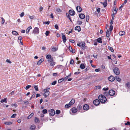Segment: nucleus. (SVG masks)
<instances>
[{"label":"nucleus","mask_w":130,"mask_h":130,"mask_svg":"<svg viewBox=\"0 0 130 130\" xmlns=\"http://www.w3.org/2000/svg\"><path fill=\"white\" fill-rule=\"evenodd\" d=\"M55 28L57 29H58L59 27L57 24H56L55 25Z\"/></svg>","instance_id":"61"},{"label":"nucleus","mask_w":130,"mask_h":130,"mask_svg":"<svg viewBox=\"0 0 130 130\" xmlns=\"http://www.w3.org/2000/svg\"><path fill=\"white\" fill-rule=\"evenodd\" d=\"M126 86L129 88L130 87V83L128 82L126 84Z\"/></svg>","instance_id":"49"},{"label":"nucleus","mask_w":130,"mask_h":130,"mask_svg":"<svg viewBox=\"0 0 130 130\" xmlns=\"http://www.w3.org/2000/svg\"><path fill=\"white\" fill-rule=\"evenodd\" d=\"M66 16L69 19L70 21L71 22H72V20L71 19V18L70 16L69 15V14L68 13H66Z\"/></svg>","instance_id":"31"},{"label":"nucleus","mask_w":130,"mask_h":130,"mask_svg":"<svg viewBox=\"0 0 130 130\" xmlns=\"http://www.w3.org/2000/svg\"><path fill=\"white\" fill-rule=\"evenodd\" d=\"M56 64V62L54 61H53L50 62V65L51 66H53Z\"/></svg>","instance_id":"32"},{"label":"nucleus","mask_w":130,"mask_h":130,"mask_svg":"<svg viewBox=\"0 0 130 130\" xmlns=\"http://www.w3.org/2000/svg\"><path fill=\"white\" fill-rule=\"evenodd\" d=\"M32 33L38 34L39 33V29L37 27H35L33 30Z\"/></svg>","instance_id":"6"},{"label":"nucleus","mask_w":130,"mask_h":130,"mask_svg":"<svg viewBox=\"0 0 130 130\" xmlns=\"http://www.w3.org/2000/svg\"><path fill=\"white\" fill-rule=\"evenodd\" d=\"M53 61V57L48 59V61L49 62H51Z\"/></svg>","instance_id":"46"},{"label":"nucleus","mask_w":130,"mask_h":130,"mask_svg":"<svg viewBox=\"0 0 130 130\" xmlns=\"http://www.w3.org/2000/svg\"><path fill=\"white\" fill-rule=\"evenodd\" d=\"M12 123V122H7L4 123V124L6 125H10Z\"/></svg>","instance_id":"36"},{"label":"nucleus","mask_w":130,"mask_h":130,"mask_svg":"<svg viewBox=\"0 0 130 130\" xmlns=\"http://www.w3.org/2000/svg\"><path fill=\"white\" fill-rule=\"evenodd\" d=\"M4 102H5V103H7L6 99L5 98L4 99H2L1 100V102L2 103H3Z\"/></svg>","instance_id":"28"},{"label":"nucleus","mask_w":130,"mask_h":130,"mask_svg":"<svg viewBox=\"0 0 130 130\" xmlns=\"http://www.w3.org/2000/svg\"><path fill=\"white\" fill-rule=\"evenodd\" d=\"M60 113V111L59 110H57L56 111V114L58 115Z\"/></svg>","instance_id":"45"},{"label":"nucleus","mask_w":130,"mask_h":130,"mask_svg":"<svg viewBox=\"0 0 130 130\" xmlns=\"http://www.w3.org/2000/svg\"><path fill=\"white\" fill-rule=\"evenodd\" d=\"M77 23L78 25H80L82 24V22L81 21H78L77 22Z\"/></svg>","instance_id":"42"},{"label":"nucleus","mask_w":130,"mask_h":130,"mask_svg":"<svg viewBox=\"0 0 130 130\" xmlns=\"http://www.w3.org/2000/svg\"><path fill=\"white\" fill-rule=\"evenodd\" d=\"M115 78H116V80L118 82H121V79L120 78L117 76H116L115 77Z\"/></svg>","instance_id":"26"},{"label":"nucleus","mask_w":130,"mask_h":130,"mask_svg":"<svg viewBox=\"0 0 130 130\" xmlns=\"http://www.w3.org/2000/svg\"><path fill=\"white\" fill-rule=\"evenodd\" d=\"M52 58V57L50 54L47 55H46V58L48 59Z\"/></svg>","instance_id":"34"},{"label":"nucleus","mask_w":130,"mask_h":130,"mask_svg":"<svg viewBox=\"0 0 130 130\" xmlns=\"http://www.w3.org/2000/svg\"><path fill=\"white\" fill-rule=\"evenodd\" d=\"M109 94L111 96L114 95L115 94V92L113 90H110L109 91Z\"/></svg>","instance_id":"7"},{"label":"nucleus","mask_w":130,"mask_h":130,"mask_svg":"<svg viewBox=\"0 0 130 130\" xmlns=\"http://www.w3.org/2000/svg\"><path fill=\"white\" fill-rule=\"evenodd\" d=\"M57 83V81H55L52 83L51 84L53 85H55Z\"/></svg>","instance_id":"56"},{"label":"nucleus","mask_w":130,"mask_h":130,"mask_svg":"<svg viewBox=\"0 0 130 130\" xmlns=\"http://www.w3.org/2000/svg\"><path fill=\"white\" fill-rule=\"evenodd\" d=\"M77 109L79 110H80L82 109V107L81 105H79L77 106Z\"/></svg>","instance_id":"38"},{"label":"nucleus","mask_w":130,"mask_h":130,"mask_svg":"<svg viewBox=\"0 0 130 130\" xmlns=\"http://www.w3.org/2000/svg\"><path fill=\"white\" fill-rule=\"evenodd\" d=\"M75 29L76 30H77L78 31H80L81 30V28L80 26H77L75 28Z\"/></svg>","instance_id":"15"},{"label":"nucleus","mask_w":130,"mask_h":130,"mask_svg":"<svg viewBox=\"0 0 130 130\" xmlns=\"http://www.w3.org/2000/svg\"><path fill=\"white\" fill-rule=\"evenodd\" d=\"M125 34V32L124 31H121L119 32V35L121 36L124 35Z\"/></svg>","instance_id":"24"},{"label":"nucleus","mask_w":130,"mask_h":130,"mask_svg":"<svg viewBox=\"0 0 130 130\" xmlns=\"http://www.w3.org/2000/svg\"><path fill=\"white\" fill-rule=\"evenodd\" d=\"M24 12H22L20 14V17H22L24 15Z\"/></svg>","instance_id":"64"},{"label":"nucleus","mask_w":130,"mask_h":130,"mask_svg":"<svg viewBox=\"0 0 130 130\" xmlns=\"http://www.w3.org/2000/svg\"><path fill=\"white\" fill-rule=\"evenodd\" d=\"M74 62V60L73 59H72L70 61V64H73Z\"/></svg>","instance_id":"55"},{"label":"nucleus","mask_w":130,"mask_h":130,"mask_svg":"<svg viewBox=\"0 0 130 130\" xmlns=\"http://www.w3.org/2000/svg\"><path fill=\"white\" fill-rule=\"evenodd\" d=\"M48 111L50 115V116H53L55 114V111L54 109H51L49 110Z\"/></svg>","instance_id":"5"},{"label":"nucleus","mask_w":130,"mask_h":130,"mask_svg":"<svg viewBox=\"0 0 130 130\" xmlns=\"http://www.w3.org/2000/svg\"><path fill=\"white\" fill-rule=\"evenodd\" d=\"M108 79L109 81L113 82L115 80V78L114 76L111 75L108 77Z\"/></svg>","instance_id":"10"},{"label":"nucleus","mask_w":130,"mask_h":130,"mask_svg":"<svg viewBox=\"0 0 130 130\" xmlns=\"http://www.w3.org/2000/svg\"><path fill=\"white\" fill-rule=\"evenodd\" d=\"M89 105L87 104L84 105L83 107V109L86 111L88 110L89 109Z\"/></svg>","instance_id":"8"},{"label":"nucleus","mask_w":130,"mask_h":130,"mask_svg":"<svg viewBox=\"0 0 130 130\" xmlns=\"http://www.w3.org/2000/svg\"><path fill=\"white\" fill-rule=\"evenodd\" d=\"M36 128V126L35 125L32 124L31 125L30 127V129L31 130H34Z\"/></svg>","instance_id":"17"},{"label":"nucleus","mask_w":130,"mask_h":130,"mask_svg":"<svg viewBox=\"0 0 130 130\" xmlns=\"http://www.w3.org/2000/svg\"><path fill=\"white\" fill-rule=\"evenodd\" d=\"M79 18L82 19H84L85 17V16L83 14L81 13L79 15Z\"/></svg>","instance_id":"18"},{"label":"nucleus","mask_w":130,"mask_h":130,"mask_svg":"<svg viewBox=\"0 0 130 130\" xmlns=\"http://www.w3.org/2000/svg\"><path fill=\"white\" fill-rule=\"evenodd\" d=\"M12 34L16 36L18 35V32L15 31H13L12 32Z\"/></svg>","instance_id":"35"},{"label":"nucleus","mask_w":130,"mask_h":130,"mask_svg":"<svg viewBox=\"0 0 130 130\" xmlns=\"http://www.w3.org/2000/svg\"><path fill=\"white\" fill-rule=\"evenodd\" d=\"M50 88H47L46 89H45L44 90V93L43 95L45 98H46L48 96L50 92L49 90H50Z\"/></svg>","instance_id":"2"},{"label":"nucleus","mask_w":130,"mask_h":130,"mask_svg":"<svg viewBox=\"0 0 130 130\" xmlns=\"http://www.w3.org/2000/svg\"><path fill=\"white\" fill-rule=\"evenodd\" d=\"M69 49L70 50V51L71 52H72L73 53H74V52H73L72 51V49L71 46H70L69 47Z\"/></svg>","instance_id":"48"},{"label":"nucleus","mask_w":130,"mask_h":130,"mask_svg":"<svg viewBox=\"0 0 130 130\" xmlns=\"http://www.w3.org/2000/svg\"><path fill=\"white\" fill-rule=\"evenodd\" d=\"M1 19H2V24H3L4 23L5 20L4 19L3 17L1 18Z\"/></svg>","instance_id":"51"},{"label":"nucleus","mask_w":130,"mask_h":130,"mask_svg":"<svg viewBox=\"0 0 130 130\" xmlns=\"http://www.w3.org/2000/svg\"><path fill=\"white\" fill-rule=\"evenodd\" d=\"M47 111L46 109H43L42 111V113L43 114H45L47 112Z\"/></svg>","instance_id":"47"},{"label":"nucleus","mask_w":130,"mask_h":130,"mask_svg":"<svg viewBox=\"0 0 130 130\" xmlns=\"http://www.w3.org/2000/svg\"><path fill=\"white\" fill-rule=\"evenodd\" d=\"M97 41L100 43H102V39L101 38H99L97 39Z\"/></svg>","instance_id":"25"},{"label":"nucleus","mask_w":130,"mask_h":130,"mask_svg":"<svg viewBox=\"0 0 130 130\" xmlns=\"http://www.w3.org/2000/svg\"><path fill=\"white\" fill-rule=\"evenodd\" d=\"M34 115L33 113H31L27 117V118L28 119H29L32 117Z\"/></svg>","instance_id":"30"},{"label":"nucleus","mask_w":130,"mask_h":130,"mask_svg":"<svg viewBox=\"0 0 130 130\" xmlns=\"http://www.w3.org/2000/svg\"><path fill=\"white\" fill-rule=\"evenodd\" d=\"M115 14V13H113L111 14L112 19L113 20L114 19Z\"/></svg>","instance_id":"59"},{"label":"nucleus","mask_w":130,"mask_h":130,"mask_svg":"<svg viewBox=\"0 0 130 130\" xmlns=\"http://www.w3.org/2000/svg\"><path fill=\"white\" fill-rule=\"evenodd\" d=\"M75 101V100L74 99H72L69 103L71 106L74 103Z\"/></svg>","instance_id":"23"},{"label":"nucleus","mask_w":130,"mask_h":130,"mask_svg":"<svg viewBox=\"0 0 130 130\" xmlns=\"http://www.w3.org/2000/svg\"><path fill=\"white\" fill-rule=\"evenodd\" d=\"M71 111L72 113H75L77 111V109L76 107H73L71 109Z\"/></svg>","instance_id":"12"},{"label":"nucleus","mask_w":130,"mask_h":130,"mask_svg":"<svg viewBox=\"0 0 130 130\" xmlns=\"http://www.w3.org/2000/svg\"><path fill=\"white\" fill-rule=\"evenodd\" d=\"M114 73L116 75H119L120 73V71L119 69L117 67H115L113 70Z\"/></svg>","instance_id":"4"},{"label":"nucleus","mask_w":130,"mask_h":130,"mask_svg":"<svg viewBox=\"0 0 130 130\" xmlns=\"http://www.w3.org/2000/svg\"><path fill=\"white\" fill-rule=\"evenodd\" d=\"M86 21L87 22H88L89 19V17L88 15H87L86 16Z\"/></svg>","instance_id":"40"},{"label":"nucleus","mask_w":130,"mask_h":130,"mask_svg":"<svg viewBox=\"0 0 130 130\" xmlns=\"http://www.w3.org/2000/svg\"><path fill=\"white\" fill-rule=\"evenodd\" d=\"M64 78H61L59 79V80H58V83H61V82L64 80Z\"/></svg>","instance_id":"37"},{"label":"nucleus","mask_w":130,"mask_h":130,"mask_svg":"<svg viewBox=\"0 0 130 130\" xmlns=\"http://www.w3.org/2000/svg\"><path fill=\"white\" fill-rule=\"evenodd\" d=\"M99 100L96 99L94 100L93 103L95 105H98L100 104Z\"/></svg>","instance_id":"9"},{"label":"nucleus","mask_w":130,"mask_h":130,"mask_svg":"<svg viewBox=\"0 0 130 130\" xmlns=\"http://www.w3.org/2000/svg\"><path fill=\"white\" fill-rule=\"evenodd\" d=\"M69 13L71 15H74L75 14V12L73 10H69Z\"/></svg>","instance_id":"11"},{"label":"nucleus","mask_w":130,"mask_h":130,"mask_svg":"<svg viewBox=\"0 0 130 130\" xmlns=\"http://www.w3.org/2000/svg\"><path fill=\"white\" fill-rule=\"evenodd\" d=\"M31 87V86L30 85H27L26 86L25 88V89L26 90H27L30 87Z\"/></svg>","instance_id":"50"},{"label":"nucleus","mask_w":130,"mask_h":130,"mask_svg":"<svg viewBox=\"0 0 130 130\" xmlns=\"http://www.w3.org/2000/svg\"><path fill=\"white\" fill-rule=\"evenodd\" d=\"M113 28V27L112 25H110L109 28V30L110 32H111L112 29Z\"/></svg>","instance_id":"41"},{"label":"nucleus","mask_w":130,"mask_h":130,"mask_svg":"<svg viewBox=\"0 0 130 130\" xmlns=\"http://www.w3.org/2000/svg\"><path fill=\"white\" fill-rule=\"evenodd\" d=\"M98 98L100 102L102 103H104L107 101L106 97L103 95L101 94L99 95Z\"/></svg>","instance_id":"1"},{"label":"nucleus","mask_w":130,"mask_h":130,"mask_svg":"<svg viewBox=\"0 0 130 130\" xmlns=\"http://www.w3.org/2000/svg\"><path fill=\"white\" fill-rule=\"evenodd\" d=\"M71 106V105H70L69 103L68 104H66L65 106V107L66 108H68L69 107H70Z\"/></svg>","instance_id":"33"},{"label":"nucleus","mask_w":130,"mask_h":130,"mask_svg":"<svg viewBox=\"0 0 130 130\" xmlns=\"http://www.w3.org/2000/svg\"><path fill=\"white\" fill-rule=\"evenodd\" d=\"M101 87L100 86H98L95 87V88L96 89H100L101 88Z\"/></svg>","instance_id":"52"},{"label":"nucleus","mask_w":130,"mask_h":130,"mask_svg":"<svg viewBox=\"0 0 130 130\" xmlns=\"http://www.w3.org/2000/svg\"><path fill=\"white\" fill-rule=\"evenodd\" d=\"M125 125H130V122L129 121H127V122L125 124Z\"/></svg>","instance_id":"54"},{"label":"nucleus","mask_w":130,"mask_h":130,"mask_svg":"<svg viewBox=\"0 0 130 130\" xmlns=\"http://www.w3.org/2000/svg\"><path fill=\"white\" fill-rule=\"evenodd\" d=\"M57 48H56L55 47H54L52 49V51L53 52H55L57 51Z\"/></svg>","instance_id":"29"},{"label":"nucleus","mask_w":130,"mask_h":130,"mask_svg":"<svg viewBox=\"0 0 130 130\" xmlns=\"http://www.w3.org/2000/svg\"><path fill=\"white\" fill-rule=\"evenodd\" d=\"M32 28V27L31 26H29L26 30V32L27 33H28L30 31V30Z\"/></svg>","instance_id":"22"},{"label":"nucleus","mask_w":130,"mask_h":130,"mask_svg":"<svg viewBox=\"0 0 130 130\" xmlns=\"http://www.w3.org/2000/svg\"><path fill=\"white\" fill-rule=\"evenodd\" d=\"M77 45L78 46L81 47L82 49H85V43H77Z\"/></svg>","instance_id":"3"},{"label":"nucleus","mask_w":130,"mask_h":130,"mask_svg":"<svg viewBox=\"0 0 130 130\" xmlns=\"http://www.w3.org/2000/svg\"><path fill=\"white\" fill-rule=\"evenodd\" d=\"M80 67L82 69H84L85 68V66L84 64L81 63L80 65Z\"/></svg>","instance_id":"27"},{"label":"nucleus","mask_w":130,"mask_h":130,"mask_svg":"<svg viewBox=\"0 0 130 130\" xmlns=\"http://www.w3.org/2000/svg\"><path fill=\"white\" fill-rule=\"evenodd\" d=\"M43 61L44 59L42 58H41L38 61L37 64L38 65H40Z\"/></svg>","instance_id":"14"},{"label":"nucleus","mask_w":130,"mask_h":130,"mask_svg":"<svg viewBox=\"0 0 130 130\" xmlns=\"http://www.w3.org/2000/svg\"><path fill=\"white\" fill-rule=\"evenodd\" d=\"M110 32H110V33L109 32L108 29H107V30L106 34V36L107 37H109L110 36Z\"/></svg>","instance_id":"21"},{"label":"nucleus","mask_w":130,"mask_h":130,"mask_svg":"<svg viewBox=\"0 0 130 130\" xmlns=\"http://www.w3.org/2000/svg\"><path fill=\"white\" fill-rule=\"evenodd\" d=\"M76 9L77 11L79 12H81L82 11V8L79 6H78L76 7Z\"/></svg>","instance_id":"13"},{"label":"nucleus","mask_w":130,"mask_h":130,"mask_svg":"<svg viewBox=\"0 0 130 130\" xmlns=\"http://www.w3.org/2000/svg\"><path fill=\"white\" fill-rule=\"evenodd\" d=\"M17 114L15 113H14L11 116V118H15Z\"/></svg>","instance_id":"53"},{"label":"nucleus","mask_w":130,"mask_h":130,"mask_svg":"<svg viewBox=\"0 0 130 130\" xmlns=\"http://www.w3.org/2000/svg\"><path fill=\"white\" fill-rule=\"evenodd\" d=\"M103 5L104 7H106L107 5V3L106 2H104L103 3Z\"/></svg>","instance_id":"58"},{"label":"nucleus","mask_w":130,"mask_h":130,"mask_svg":"<svg viewBox=\"0 0 130 130\" xmlns=\"http://www.w3.org/2000/svg\"><path fill=\"white\" fill-rule=\"evenodd\" d=\"M113 10H114V11L115 12V13H114L115 14H116L117 13V10H118L117 9H116V8L114 6V7H113Z\"/></svg>","instance_id":"39"},{"label":"nucleus","mask_w":130,"mask_h":130,"mask_svg":"<svg viewBox=\"0 0 130 130\" xmlns=\"http://www.w3.org/2000/svg\"><path fill=\"white\" fill-rule=\"evenodd\" d=\"M69 41L72 43H74L75 42L74 40L72 39H70L69 40Z\"/></svg>","instance_id":"63"},{"label":"nucleus","mask_w":130,"mask_h":130,"mask_svg":"<svg viewBox=\"0 0 130 130\" xmlns=\"http://www.w3.org/2000/svg\"><path fill=\"white\" fill-rule=\"evenodd\" d=\"M18 40H20V42L21 43V44L22 45L23 44V40L22 39V37L21 36H19L18 38Z\"/></svg>","instance_id":"20"},{"label":"nucleus","mask_w":130,"mask_h":130,"mask_svg":"<svg viewBox=\"0 0 130 130\" xmlns=\"http://www.w3.org/2000/svg\"><path fill=\"white\" fill-rule=\"evenodd\" d=\"M34 88L36 91H39V89H38V87L37 86L34 85Z\"/></svg>","instance_id":"44"},{"label":"nucleus","mask_w":130,"mask_h":130,"mask_svg":"<svg viewBox=\"0 0 130 130\" xmlns=\"http://www.w3.org/2000/svg\"><path fill=\"white\" fill-rule=\"evenodd\" d=\"M62 38L63 39V41L64 43H65L67 40L66 38L65 35H62Z\"/></svg>","instance_id":"16"},{"label":"nucleus","mask_w":130,"mask_h":130,"mask_svg":"<svg viewBox=\"0 0 130 130\" xmlns=\"http://www.w3.org/2000/svg\"><path fill=\"white\" fill-rule=\"evenodd\" d=\"M108 89H109V88L108 87L104 88L103 89V90L105 91L107 90Z\"/></svg>","instance_id":"60"},{"label":"nucleus","mask_w":130,"mask_h":130,"mask_svg":"<svg viewBox=\"0 0 130 130\" xmlns=\"http://www.w3.org/2000/svg\"><path fill=\"white\" fill-rule=\"evenodd\" d=\"M34 122L36 123H39L40 122L39 119L37 117H36L35 118Z\"/></svg>","instance_id":"19"},{"label":"nucleus","mask_w":130,"mask_h":130,"mask_svg":"<svg viewBox=\"0 0 130 130\" xmlns=\"http://www.w3.org/2000/svg\"><path fill=\"white\" fill-rule=\"evenodd\" d=\"M50 33V32L48 31H46L45 32V35L46 36H48V34Z\"/></svg>","instance_id":"57"},{"label":"nucleus","mask_w":130,"mask_h":130,"mask_svg":"<svg viewBox=\"0 0 130 130\" xmlns=\"http://www.w3.org/2000/svg\"><path fill=\"white\" fill-rule=\"evenodd\" d=\"M56 11L58 12H60L62 11V10L59 8H57L56 9Z\"/></svg>","instance_id":"43"},{"label":"nucleus","mask_w":130,"mask_h":130,"mask_svg":"<svg viewBox=\"0 0 130 130\" xmlns=\"http://www.w3.org/2000/svg\"><path fill=\"white\" fill-rule=\"evenodd\" d=\"M109 50L112 52H114V51L112 47H110L109 48Z\"/></svg>","instance_id":"62"}]
</instances>
